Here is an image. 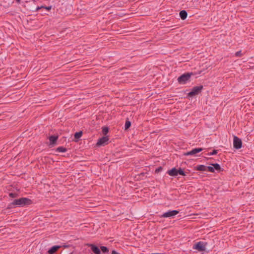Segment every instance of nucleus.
Returning <instances> with one entry per match:
<instances>
[{
    "label": "nucleus",
    "instance_id": "29",
    "mask_svg": "<svg viewBox=\"0 0 254 254\" xmlns=\"http://www.w3.org/2000/svg\"><path fill=\"white\" fill-rule=\"evenodd\" d=\"M181 19H182V20H185V19L187 18V17H181Z\"/></svg>",
    "mask_w": 254,
    "mask_h": 254
},
{
    "label": "nucleus",
    "instance_id": "18",
    "mask_svg": "<svg viewBox=\"0 0 254 254\" xmlns=\"http://www.w3.org/2000/svg\"><path fill=\"white\" fill-rule=\"evenodd\" d=\"M57 150L60 152H65L66 151V149L64 147H59Z\"/></svg>",
    "mask_w": 254,
    "mask_h": 254
},
{
    "label": "nucleus",
    "instance_id": "22",
    "mask_svg": "<svg viewBox=\"0 0 254 254\" xmlns=\"http://www.w3.org/2000/svg\"><path fill=\"white\" fill-rule=\"evenodd\" d=\"M101 250L104 253H107L108 252V249L106 247L102 246L101 247Z\"/></svg>",
    "mask_w": 254,
    "mask_h": 254
},
{
    "label": "nucleus",
    "instance_id": "2",
    "mask_svg": "<svg viewBox=\"0 0 254 254\" xmlns=\"http://www.w3.org/2000/svg\"><path fill=\"white\" fill-rule=\"evenodd\" d=\"M192 75V72L185 73L178 78L177 81L180 84H185L190 81Z\"/></svg>",
    "mask_w": 254,
    "mask_h": 254
},
{
    "label": "nucleus",
    "instance_id": "7",
    "mask_svg": "<svg viewBox=\"0 0 254 254\" xmlns=\"http://www.w3.org/2000/svg\"><path fill=\"white\" fill-rule=\"evenodd\" d=\"M179 211L178 210H169L166 212L164 213L162 215L161 217L167 218L173 217L179 213Z\"/></svg>",
    "mask_w": 254,
    "mask_h": 254
},
{
    "label": "nucleus",
    "instance_id": "15",
    "mask_svg": "<svg viewBox=\"0 0 254 254\" xmlns=\"http://www.w3.org/2000/svg\"><path fill=\"white\" fill-rule=\"evenodd\" d=\"M212 165L213 166V168H214V170H217V171H220L221 170V167H220V166L217 164V163H215V164H212Z\"/></svg>",
    "mask_w": 254,
    "mask_h": 254
},
{
    "label": "nucleus",
    "instance_id": "19",
    "mask_svg": "<svg viewBox=\"0 0 254 254\" xmlns=\"http://www.w3.org/2000/svg\"><path fill=\"white\" fill-rule=\"evenodd\" d=\"M109 131V128L107 127H102V132L104 134L106 135Z\"/></svg>",
    "mask_w": 254,
    "mask_h": 254
},
{
    "label": "nucleus",
    "instance_id": "14",
    "mask_svg": "<svg viewBox=\"0 0 254 254\" xmlns=\"http://www.w3.org/2000/svg\"><path fill=\"white\" fill-rule=\"evenodd\" d=\"M60 248H61V246H54L53 247H52L50 250L49 251H50V252H53V253H55V252H56Z\"/></svg>",
    "mask_w": 254,
    "mask_h": 254
},
{
    "label": "nucleus",
    "instance_id": "8",
    "mask_svg": "<svg viewBox=\"0 0 254 254\" xmlns=\"http://www.w3.org/2000/svg\"><path fill=\"white\" fill-rule=\"evenodd\" d=\"M203 150L202 148H195L187 152L184 153V155L189 156V155H195L197 153L200 152Z\"/></svg>",
    "mask_w": 254,
    "mask_h": 254
},
{
    "label": "nucleus",
    "instance_id": "33",
    "mask_svg": "<svg viewBox=\"0 0 254 254\" xmlns=\"http://www.w3.org/2000/svg\"><path fill=\"white\" fill-rule=\"evenodd\" d=\"M44 14H47V15H48V13H44Z\"/></svg>",
    "mask_w": 254,
    "mask_h": 254
},
{
    "label": "nucleus",
    "instance_id": "31",
    "mask_svg": "<svg viewBox=\"0 0 254 254\" xmlns=\"http://www.w3.org/2000/svg\"><path fill=\"white\" fill-rule=\"evenodd\" d=\"M140 16H148V15H140Z\"/></svg>",
    "mask_w": 254,
    "mask_h": 254
},
{
    "label": "nucleus",
    "instance_id": "11",
    "mask_svg": "<svg viewBox=\"0 0 254 254\" xmlns=\"http://www.w3.org/2000/svg\"><path fill=\"white\" fill-rule=\"evenodd\" d=\"M58 138V137L57 136L52 135L50 136L49 137V140L50 142V143L52 144H54L56 143L57 139Z\"/></svg>",
    "mask_w": 254,
    "mask_h": 254
},
{
    "label": "nucleus",
    "instance_id": "10",
    "mask_svg": "<svg viewBox=\"0 0 254 254\" xmlns=\"http://www.w3.org/2000/svg\"><path fill=\"white\" fill-rule=\"evenodd\" d=\"M89 246L91 247V250L95 254H101L100 250L99 249L98 247L93 244H90Z\"/></svg>",
    "mask_w": 254,
    "mask_h": 254
},
{
    "label": "nucleus",
    "instance_id": "4",
    "mask_svg": "<svg viewBox=\"0 0 254 254\" xmlns=\"http://www.w3.org/2000/svg\"><path fill=\"white\" fill-rule=\"evenodd\" d=\"M193 249L196 250L199 252L204 251L205 250V245L202 242H197L193 245Z\"/></svg>",
    "mask_w": 254,
    "mask_h": 254
},
{
    "label": "nucleus",
    "instance_id": "25",
    "mask_svg": "<svg viewBox=\"0 0 254 254\" xmlns=\"http://www.w3.org/2000/svg\"><path fill=\"white\" fill-rule=\"evenodd\" d=\"M235 56L238 57H242V51H239L235 53Z\"/></svg>",
    "mask_w": 254,
    "mask_h": 254
},
{
    "label": "nucleus",
    "instance_id": "26",
    "mask_svg": "<svg viewBox=\"0 0 254 254\" xmlns=\"http://www.w3.org/2000/svg\"><path fill=\"white\" fill-rule=\"evenodd\" d=\"M217 153V150H213L212 152L208 153V155L210 156L215 155Z\"/></svg>",
    "mask_w": 254,
    "mask_h": 254
},
{
    "label": "nucleus",
    "instance_id": "20",
    "mask_svg": "<svg viewBox=\"0 0 254 254\" xmlns=\"http://www.w3.org/2000/svg\"><path fill=\"white\" fill-rule=\"evenodd\" d=\"M130 125H131L130 122L129 121H127L126 122L125 125V129L128 128L130 127Z\"/></svg>",
    "mask_w": 254,
    "mask_h": 254
},
{
    "label": "nucleus",
    "instance_id": "1",
    "mask_svg": "<svg viewBox=\"0 0 254 254\" xmlns=\"http://www.w3.org/2000/svg\"><path fill=\"white\" fill-rule=\"evenodd\" d=\"M32 201L31 199L22 197L19 199L14 200L10 204V206H16L18 207H23L25 205H29L31 204Z\"/></svg>",
    "mask_w": 254,
    "mask_h": 254
},
{
    "label": "nucleus",
    "instance_id": "16",
    "mask_svg": "<svg viewBox=\"0 0 254 254\" xmlns=\"http://www.w3.org/2000/svg\"><path fill=\"white\" fill-rule=\"evenodd\" d=\"M82 132L81 131H79V132H76L74 134V137L76 139H79V138L81 137V136H82Z\"/></svg>",
    "mask_w": 254,
    "mask_h": 254
},
{
    "label": "nucleus",
    "instance_id": "21",
    "mask_svg": "<svg viewBox=\"0 0 254 254\" xmlns=\"http://www.w3.org/2000/svg\"><path fill=\"white\" fill-rule=\"evenodd\" d=\"M178 174H180V175H181L182 176H186L185 172L181 168H179V169L178 170Z\"/></svg>",
    "mask_w": 254,
    "mask_h": 254
},
{
    "label": "nucleus",
    "instance_id": "23",
    "mask_svg": "<svg viewBox=\"0 0 254 254\" xmlns=\"http://www.w3.org/2000/svg\"><path fill=\"white\" fill-rule=\"evenodd\" d=\"M207 171H208L210 172H214V168L212 166H207Z\"/></svg>",
    "mask_w": 254,
    "mask_h": 254
},
{
    "label": "nucleus",
    "instance_id": "27",
    "mask_svg": "<svg viewBox=\"0 0 254 254\" xmlns=\"http://www.w3.org/2000/svg\"><path fill=\"white\" fill-rule=\"evenodd\" d=\"M112 254H119L118 253L116 252L115 251H113L112 252Z\"/></svg>",
    "mask_w": 254,
    "mask_h": 254
},
{
    "label": "nucleus",
    "instance_id": "30",
    "mask_svg": "<svg viewBox=\"0 0 254 254\" xmlns=\"http://www.w3.org/2000/svg\"><path fill=\"white\" fill-rule=\"evenodd\" d=\"M17 3H19L21 0H15Z\"/></svg>",
    "mask_w": 254,
    "mask_h": 254
},
{
    "label": "nucleus",
    "instance_id": "6",
    "mask_svg": "<svg viewBox=\"0 0 254 254\" xmlns=\"http://www.w3.org/2000/svg\"><path fill=\"white\" fill-rule=\"evenodd\" d=\"M109 138L108 136H103L99 138L96 143L97 146H104L108 144Z\"/></svg>",
    "mask_w": 254,
    "mask_h": 254
},
{
    "label": "nucleus",
    "instance_id": "28",
    "mask_svg": "<svg viewBox=\"0 0 254 254\" xmlns=\"http://www.w3.org/2000/svg\"><path fill=\"white\" fill-rule=\"evenodd\" d=\"M48 252L49 253L48 254H54V253L50 252V251L49 250L48 251Z\"/></svg>",
    "mask_w": 254,
    "mask_h": 254
},
{
    "label": "nucleus",
    "instance_id": "3",
    "mask_svg": "<svg viewBox=\"0 0 254 254\" xmlns=\"http://www.w3.org/2000/svg\"><path fill=\"white\" fill-rule=\"evenodd\" d=\"M203 89V86L200 85L198 86H195L191 89V91L188 93V96L190 97L193 96L198 94Z\"/></svg>",
    "mask_w": 254,
    "mask_h": 254
},
{
    "label": "nucleus",
    "instance_id": "12",
    "mask_svg": "<svg viewBox=\"0 0 254 254\" xmlns=\"http://www.w3.org/2000/svg\"><path fill=\"white\" fill-rule=\"evenodd\" d=\"M52 8V6H42L41 7H38L36 8V10H38L39 9H41L42 11L44 10L45 11H49Z\"/></svg>",
    "mask_w": 254,
    "mask_h": 254
},
{
    "label": "nucleus",
    "instance_id": "9",
    "mask_svg": "<svg viewBox=\"0 0 254 254\" xmlns=\"http://www.w3.org/2000/svg\"><path fill=\"white\" fill-rule=\"evenodd\" d=\"M167 173L171 176H176L178 175V170L176 168H173L171 170H168Z\"/></svg>",
    "mask_w": 254,
    "mask_h": 254
},
{
    "label": "nucleus",
    "instance_id": "24",
    "mask_svg": "<svg viewBox=\"0 0 254 254\" xmlns=\"http://www.w3.org/2000/svg\"><path fill=\"white\" fill-rule=\"evenodd\" d=\"M9 195L11 198H15L17 196V194L16 193H10Z\"/></svg>",
    "mask_w": 254,
    "mask_h": 254
},
{
    "label": "nucleus",
    "instance_id": "5",
    "mask_svg": "<svg viewBox=\"0 0 254 254\" xmlns=\"http://www.w3.org/2000/svg\"><path fill=\"white\" fill-rule=\"evenodd\" d=\"M233 146L236 149H240L242 146V141L241 139L234 136L233 140Z\"/></svg>",
    "mask_w": 254,
    "mask_h": 254
},
{
    "label": "nucleus",
    "instance_id": "13",
    "mask_svg": "<svg viewBox=\"0 0 254 254\" xmlns=\"http://www.w3.org/2000/svg\"><path fill=\"white\" fill-rule=\"evenodd\" d=\"M196 169L197 170L201 171H207V166L200 165L196 167Z\"/></svg>",
    "mask_w": 254,
    "mask_h": 254
},
{
    "label": "nucleus",
    "instance_id": "32",
    "mask_svg": "<svg viewBox=\"0 0 254 254\" xmlns=\"http://www.w3.org/2000/svg\"><path fill=\"white\" fill-rule=\"evenodd\" d=\"M160 169H161V167H160L159 169H158V170H160Z\"/></svg>",
    "mask_w": 254,
    "mask_h": 254
},
{
    "label": "nucleus",
    "instance_id": "17",
    "mask_svg": "<svg viewBox=\"0 0 254 254\" xmlns=\"http://www.w3.org/2000/svg\"><path fill=\"white\" fill-rule=\"evenodd\" d=\"M179 16H188V12L186 10H181L179 12Z\"/></svg>",
    "mask_w": 254,
    "mask_h": 254
}]
</instances>
